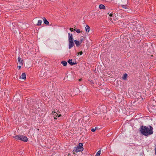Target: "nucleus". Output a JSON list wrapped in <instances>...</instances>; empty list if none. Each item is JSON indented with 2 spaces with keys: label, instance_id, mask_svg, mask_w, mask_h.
<instances>
[{
  "label": "nucleus",
  "instance_id": "9b49d317",
  "mask_svg": "<svg viewBox=\"0 0 156 156\" xmlns=\"http://www.w3.org/2000/svg\"><path fill=\"white\" fill-rule=\"evenodd\" d=\"M74 42L77 46H78L81 44L80 42L76 40L74 41Z\"/></svg>",
  "mask_w": 156,
  "mask_h": 156
},
{
  "label": "nucleus",
  "instance_id": "2eb2a0df",
  "mask_svg": "<svg viewBox=\"0 0 156 156\" xmlns=\"http://www.w3.org/2000/svg\"><path fill=\"white\" fill-rule=\"evenodd\" d=\"M32 100V99H31L28 98L26 102L28 104H30V103H31V101Z\"/></svg>",
  "mask_w": 156,
  "mask_h": 156
},
{
  "label": "nucleus",
  "instance_id": "b1692460",
  "mask_svg": "<svg viewBox=\"0 0 156 156\" xmlns=\"http://www.w3.org/2000/svg\"><path fill=\"white\" fill-rule=\"evenodd\" d=\"M122 110L123 111V112H124V113L125 112V110H126V108H122Z\"/></svg>",
  "mask_w": 156,
  "mask_h": 156
},
{
  "label": "nucleus",
  "instance_id": "0eeeda50",
  "mask_svg": "<svg viewBox=\"0 0 156 156\" xmlns=\"http://www.w3.org/2000/svg\"><path fill=\"white\" fill-rule=\"evenodd\" d=\"M18 61L19 64L20 65H22L23 63L22 61L23 60L21 59V58L20 57H18Z\"/></svg>",
  "mask_w": 156,
  "mask_h": 156
},
{
  "label": "nucleus",
  "instance_id": "c756f323",
  "mask_svg": "<svg viewBox=\"0 0 156 156\" xmlns=\"http://www.w3.org/2000/svg\"><path fill=\"white\" fill-rule=\"evenodd\" d=\"M81 79H80L79 80V81H81Z\"/></svg>",
  "mask_w": 156,
  "mask_h": 156
},
{
  "label": "nucleus",
  "instance_id": "c85d7f7f",
  "mask_svg": "<svg viewBox=\"0 0 156 156\" xmlns=\"http://www.w3.org/2000/svg\"><path fill=\"white\" fill-rule=\"evenodd\" d=\"M76 29H74V31H76Z\"/></svg>",
  "mask_w": 156,
  "mask_h": 156
},
{
  "label": "nucleus",
  "instance_id": "aec40b11",
  "mask_svg": "<svg viewBox=\"0 0 156 156\" xmlns=\"http://www.w3.org/2000/svg\"><path fill=\"white\" fill-rule=\"evenodd\" d=\"M83 40L84 39L83 37H80V41L81 43L83 41Z\"/></svg>",
  "mask_w": 156,
  "mask_h": 156
},
{
  "label": "nucleus",
  "instance_id": "a878e982",
  "mask_svg": "<svg viewBox=\"0 0 156 156\" xmlns=\"http://www.w3.org/2000/svg\"><path fill=\"white\" fill-rule=\"evenodd\" d=\"M69 29L71 31H73V29L72 28H70Z\"/></svg>",
  "mask_w": 156,
  "mask_h": 156
},
{
  "label": "nucleus",
  "instance_id": "f8f14e48",
  "mask_svg": "<svg viewBox=\"0 0 156 156\" xmlns=\"http://www.w3.org/2000/svg\"><path fill=\"white\" fill-rule=\"evenodd\" d=\"M99 8L100 9H105V6L104 5L101 4L99 6Z\"/></svg>",
  "mask_w": 156,
  "mask_h": 156
},
{
  "label": "nucleus",
  "instance_id": "39448f33",
  "mask_svg": "<svg viewBox=\"0 0 156 156\" xmlns=\"http://www.w3.org/2000/svg\"><path fill=\"white\" fill-rule=\"evenodd\" d=\"M72 59H69L68 61V63L70 64V65H71V66H73V65H75V64H76V62H72Z\"/></svg>",
  "mask_w": 156,
  "mask_h": 156
},
{
  "label": "nucleus",
  "instance_id": "a211bd4d",
  "mask_svg": "<svg viewBox=\"0 0 156 156\" xmlns=\"http://www.w3.org/2000/svg\"><path fill=\"white\" fill-rule=\"evenodd\" d=\"M122 7L123 8H124L125 9H127L128 7L126 5H122Z\"/></svg>",
  "mask_w": 156,
  "mask_h": 156
},
{
  "label": "nucleus",
  "instance_id": "412c9836",
  "mask_svg": "<svg viewBox=\"0 0 156 156\" xmlns=\"http://www.w3.org/2000/svg\"><path fill=\"white\" fill-rule=\"evenodd\" d=\"M77 54H78V55L80 54V55H82L83 54V52L82 51H81L80 52H78L77 53Z\"/></svg>",
  "mask_w": 156,
  "mask_h": 156
},
{
  "label": "nucleus",
  "instance_id": "dca6fc26",
  "mask_svg": "<svg viewBox=\"0 0 156 156\" xmlns=\"http://www.w3.org/2000/svg\"><path fill=\"white\" fill-rule=\"evenodd\" d=\"M42 20H39L38 21V23L37 24V26H39V25H40L41 24V23H42Z\"/></svg>",
  "mask_w": 156,
  "mask_h": 156
},
{
  "label": "nucleus",
  "instance_id": "393cba45",
  "mask_svg": "<svg viewBox=\"0 0 156 156\" xmlns=\"http://www.w3.org/2000/svg\"><path fill=\"white\" fill-rule=\"evenodd\" d=\"M113 14L112 13H111L109 15V16L111 17L112 16H113Z\"/></svg>",
  "mask_w": 156,
  "mask_h": 156
},
{
  "label": "nucleus",
  "instance_id": "9d476101",
  "mask_svg": "<svg viewBox=\"0 0 156 156\" xmlns=\"http://www.w3.org/2000/svg\"><path fill=\"white\" fill-rule=\"evenodd\" d=\"M43 20H44V23L46 25H48L49 24V22L47 21V20L45 17L43 18Z\"/></svg>",
  "mask_w": 156,
  "mask_h": 156
},
{
  "label": "nucleus",
  "instance_id": "ddd939ff",
  "mask_svg": "<svg viewBox=\"0 0 156 156\" xmlns=\"http://www.w3.org/2000/svg\"><path fill=\"white\" fill-rule=\"evenodd\" d=\"M61 63L64 66H66L67 64V62L66 61H62L61 62Z\"/></svg>",
  "mask_w": 156,
  "mask_h": 156
},
{
  "label": "nucleus",
  "instance_id": "4468645a",
  "mask_svg": "<svg viewBox=\"0 0 156 156\" xmlns=\"http://www.w3.org/2000/svg\"><path fill=\"white\" fill-rule=\"evenodd\" d=\"M127 75L126 73L125 74L123 75L122 77V79L124 80H126L127 78Z\"/></svg>",
  "mask_w": 156,
  "mask_h": 156
},
{
  "label": "nucleus",
  "instance_id": "cd10ccee",
  "mask_svg": "<svg viewBox=\"0 0 156 156\" xmlns=\"http://www.w3.org/2000/svg\"><path fill=\"white\" fill-rule=\"evenodd\" d=\"M155 154H156V148H155Z\"/></svg>",
  "mask_w": 156,
  "mask_h": 156
},
{
  "label": "nucleus",
  "instance_id": "6ab92c4d",
  "mask_svg": "<svg viewBox=\"0 0 156 156\" xmlns=\"http://www.w3.org/2000/svg\"><path fill=\"white\" fill-rule=\"evenodd\" d=\"M76 31L77 33H80L82 32V31H80V29H76Z\"/></svg>",
  "mask_w": 156,
  "mask_h": 156
},
{
  "label": "nucleus",
  "instance_id": "bb28decb",
  "mask_svg": "<svg viewBox=\"0 0 156 156\" xmlns=\"http://www.w3.org/2000/svg\"><path fill=\"white\" fill-rule=\"evenodd\" d=\"M18 67L19 68V69H20L21 68V66H18Z\"/></svg>",
  "mask_w": 156,
  "mask_h": 156
},
{
  "label": "nucleus",
  "instance_id": "1a4fd4ad",
  "mask_svg": "<svg viewBox=\"0 0 156 156\" xmlns=\"http://www.w3.org/2000/svg\"><path fill=\"white\" fill-rule=\"evenodd\" d=\"M13 137L15 138L16 140H20V136H13Z\"/></svg>",
  "mask_w": 156,
  "mask_h": 156
},
{
  "label": "nucleus",
  "instance_id": "f257e3e1",
  "mask_svg": "<svg viewBox=\"0 0 156 156\" xmlns=\"http://www.w3.org/2000/svg\"><path fill=\"white\" fill-rule=\"evenodd\" d=\"M149 128L145 126H142L140 127V132L142 134L145 136H148L153 133V128L151 126H149Z\"/></svg>",
  "mask_w": 156,
  "mask_h": 156
},
{
  "label": "nucleus",
  "instance_id": "f03ea898",
  "mask_svg": "<svg viewBox=\"0 0 156 156\" xmlns=\"http://www.w3.org/2000/svg\"><path fill=\"white\" fill-rule=\"evenodd\" d=\"M68 40H69V48H71L74 46V44L73 42V34L70 33H68Z\"/></svg>",
  "mask_w": 156,
  "mask_h": 156
},
{
  "label": "nucleus",
  "instance_id": "5701e85b",
  "mask_svg": "<svg viewBox=\"0 0 156 156\" xmlns=\"http://www.w3.org/2000/svg\"><path fill=\"white\" fill-rule=\"evenodd\" d=\"M61 116V115H58V116H57H57H56V117H55L54 118V119H57L56 117H60V116Z\"/></svg>",
  "mask_w": 156,
  "mask_h": 156
},
{
  "label": "nucleus",
  "instance_id": "6e6552de",
  "mask_svg": "<svg viewBox=\"0 0 156 156\" xmlns=\"http://www.w3.org/2000/svg\"><path fill=\"white\" fill-rule=\"evenodd\" d=\"M85 30L88 33L90 30V28L89 26L87 25L85 27Z\"/></svg>",
  "mask_w": 156,
  "mask_h": 156
},
{
  "label": "nucleus",
  "instance_id": "f3484780",
  "mask_svg": "<svg viewBox=\"0 0 156 156\" xmlns=\"http://www.w3.org/2000/svg\"><path fill=\"white\" fill-rule=\"evenodd\" d=\"M100 154H101V151H100V150H99L95 156H99Z\"/></svg>",
  "mask_w": 156,
  "mask_h": 156
},
{
  "label": "nucleus",
  "instance_id": "423d86ee",
  "mask_svg": "<svg viewBox=\"0 0 156 156\" xmlns=\"http://www.w3.org/2000/svg\"><path fill=\"white\" fill-rule=\"evenodd\" d=\"M20 79H25L26 78V75L25 73H23L22 75L20 76Z\"/></svg>",
  "mask_w": 156,
  "mask_h": 156
},
{
  "label": "nucleus",
  "instance_id": "7ed1b4c3",
  "mask_svg": "<svg viewBox=\"0 0 156 156\" xmlns=\"http://www.w3.org/2000/svg\"><path fill=\"white\" fill-rule=\"evenodd\" d=\"M83 144L82 143H79L78 144V146L74 147V150L73 151V154H75L74 151L76 152H78L82 151H83Z\"/></svg>",
  "mask_w": 156,
  "mask_h": 156
},
{
  "label": "nucleus",
  "instance_id": "4be33fe9",
  "mask_svg": "<svg viewBox=\"0 0 156 156\" xmlns=\"http://www.w3.org/2000/svg\"><path fill=\"white\" fill-rule=\"evenodd\" d=\"M96 129V127H95V129H92L91 130V131L92 132H94L95 131V130Z\"/></svg>",
  "mask_w": 156,
  "mask_h": 156
},
{
  "label": "nucleus",
  "instance_id": "20e7f679",
  "mask_svg": "<svg viewBox=\"0 0 156 156\" xmlns=\"http://www.w3.org/2000/svg\"><path fill=\"white\" fill-rule=\"evenodd\" d=\"M20 140L24 142H27L28 140V139L26 136L22 135L20 136Z\"/></svg>",
  "mask_w": 156,
  "mask_h": 156
}]
</instances>
